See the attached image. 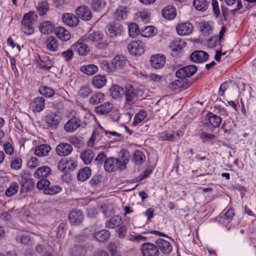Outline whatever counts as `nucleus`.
Masks as SVG:
<instances>
[{"mask_svg":"<svg viewBox=\"0 0 256 256\" xmlns=\"http://www.w3.org/2000/svg\"><path fill=\"white\" fill-rule=\"evenodd\" d=\"M140 33V30L136 23H132L128 26V34L131 38L136 37Z\"/></svg>","mask_w":256,"mask_h":256,"instance_id":"8fccbe9b","label":"nucleus"},{"mask_svg":"<svg viewBox=\"0 0 256 256\" xmlns=\"http://www.w3.org/2000/svg\"><path fill=\"white\" fill-rule=\"evenodd\" d=\"M142 34L144 37H150L156 33L155 28L152 26H149L145 28Z\"/></svg>","mask_w":256,"mask_h":256,"instance_id":"338daca9","label":"nucleus"},{"mask_svg":"<svg viewBox=\"0 0 256 256\" xmlns=\"http://www.w3.org/2000/svg\"><path fill=\"white\" fill-rule=\"evenodd\" d=\"M40 160L36 157H31L28 162V166L29 168H34L40 164Z\"/></svg>","mask_w":256,"mask_h":256,"instance_id":"69168bd1","label":"nucleus"},{"mask_svg":"<svg viewBox=\"0 0 256 256\" xmlns=\"http://www.w3.org/2000/svg\"><path fill=\"white\" fill-rule=\"evenodd\" d=\"M105 31L108 36L114 38L122 34L123 32V28L120 24L112 23L106 26Z\"/></svg>","mask_w":256,"mask_h":256,"instance_id":"423d86ee","label":"nucleus"},{"mask_svg":"<svg viewBox=\"0 0 256 256\" xmlns=\"http://www.w3.org/2000/svg\"><path fill=\"white\" fill-rule=\"evenodd\" d=\"M200 28L203 34L206 36H208L212 32V26L210 22H202Z\"/></svg>","mask_w":256,"mask_h":256,"instance_id":"5fc2aeb1","label":"nucleus"},{"mask_svg":"<svg viewBox=\"0 0 256 256\" xmlns=\"http://www.w3.org/2000/svg\"><path fill=\"white\" fill-rule=\"evenodd\" d=\"M46 48L52 52L58 50L59 42L56 38L54 36H49L46 41Z\"/></svg>","mask_w":256,"mask_h":256,"instance_id":"c85d7f7f","label":"nucleus"},{"mask_svg":"<svg viewBox=\"0 0 256 256\" xmlns=\"http://www.w3.org/2000/svg\"><path fill=\"white\" fill-rule=\"evenodd\" d=\"M51 150V147L48 144H40L35 148L34 154L38 156H46Z\"/></svg>","mask_w":256,"mask_h":256,"instance_id":"5701e85b","label":"nucleus"},{"mask_svg":"<svg viewBox=\"0 0 256 256\" xmlns=\"http://www.w3.org/2000/svg\"><path fill=\"white\" fill-rule=\"evenodd\" d=\"M38 91L41 95L44 96L47 98H51L55 94L52 88L47 86H42L40 88Z\"/></svg>","mask_w":256,"mask_h":256,"instance_id":"37998d69","label":"nucleus"},{"mask_svg":"<svg viewBox=\"0 0 256 256\" xmlns=\"http://www.w3.org/2000/svg\"><path fill=\"white\" fill-rule=\"evenodd\" d=\"M62 19V22L69 26H76L78 23V19L74 14L70 13L64 14Z\"/></svg>","mask_w":256,"mask_h":256,"instance_id":"f3484780","label":"nucleus"},{"mask_svg":"<svg viewBox=\"0 0 256 256\" xmlns=\"http://www.w3.org/2000/svg\"><path fill=\"white\" fill-rule=\"evenodd\" d=\"M234 215V210L232 208L228 209L223 216V220H221L222 216L218 217V220H221L222 223L229 222L232 219Z\"/></svg>","mask_w":256,"mask_h":256,"instance_id":"49530a36","label":"nucleus"},{"mask_svg":"<svg viewBox=\"0 0 256 256\" xmlns=\"http://www.w3.org/2000/svg\"><path fill=\"white\" fill-rule=\"evenodd\" d=\"M45 106V100L42 97L35 98L30 104L32 109L35 112H39L42 111Z\"/></svg>","mask_w":256,"mask_h":256,"instance_id":"6ab92c4d","label":"nucleus"},{"mask_svg":"<svg viewBox=\"0 0 256 256\" xmlns=\"http://www.w3.org/2000/svg\"><path fill=\"white\" fill-rule=\"evenodd\" d=\"M196 71L197 67L195 65H189L178 70L176 76L180 78H184L193 76Z\"/></svg>","mask_w":256,"mask_h":256,"instance_id":"20e7f679","label":"nucleus"},{"mask_svg":"<svg viewBox=\"0 0 256 256\" xmlns=\"http://www.w3.org/2000/svg\"><path fill=\"white\" fill-rule=\"evenodd\" d=\"M145 160L144 154L140 151L136 150L134 154V162L136 164H140L144 162Z\"/></svg>","mask_w":256,"mask_h":256,"instance_id":"603ef678","label":"nucleus"},{"mask_svg":"<svg viewBox=\"0 0 256 256\" xmlns=\"http://www.w3.org/2000/svg\"><path fill=\"white\" fill-rule=\"evenodd\" d=\"M40 32L44 34H51L54 30V25L50 21H44L39 26Z\"/></svg>","mask_w":256,"mask_h":256,"instance_id":"a878e982","label":"nucleus"},{"mask_svg":"<svg viewBox=\"0 0 256 256\" xmlns=\"http://www.w3.org/2000/svg\"><path fill=\"white\" fill-rule=\"evenodd\" d=\"M222 40L218 38V36H214L209 40L208 45L211 48L221 45Z\"/></svg>","mask_w":256,"mask_h":256,"instance_id":"e2e57ef3","label":"nucleus"},{"mask_svg":"<svg viewBox=\"0 0 256 256\" xmlns=\"http://www.w3.org/2000/svg\"><path fill=\"white\" fill-rule=\"evenodd\" d=\"M104 133L108 136L109 135L115 136L117 134L116 132H108L106 130H104L102 127L98 126L94 130L92 136L88 142V146H94L95 142H98L102 138Z\"/></svg>","mask_w":256,"mask_h":256,"instance_id":"f257e3e1","label":"nucleus"},{"mask_svg":"<svg viewBox=\"0 0 256 256\" xmlns=\"http://www.w3.org/2000/svg\"><path fill=\"white\" fill-rule=\"evenodd\" d=\"M76 14L84 20H88L92 17V14L89 8L86 6H82L78 8L76 10Z\"/></svg>","mask_w":256,"mask_h":256,"instance_id":"2eb2a0df","label":"nucleus"},{"mask_svg":"<svg viewBox=\"0 0 256 256\" xmlns=\"http://www.w3.org/2000/svg\"><path fill=\"white\" fill-rule=\"evenodd\" d=\"M72 150V146L66 142L59 144L56 148V154L61 156H64L69 155Z\"/></svg>","mask_w":256,"mask_h":256,"instance_id":"ddd939ff","label":"nucleus"},{"mask_svg":"<svg viewBox=\"0 0 256 256\" xmlns=\"http://www.w3.org/2000/svg\"><path fill=\"white\" fill-rule=\"evenodd\" d=\"M80 126V121L76 117L70 119L64 126L65 131L72 132L75 131Z\"/></svg>","mask_w":256,"mask_h":256,"instance_id":"dca6fc26","label":"nucleus"},{"mask_svg":"<svg viewBox=\"0 0 256 256\" xmlns=\"http://www.w3.org/2000/svg\"><path fill=\"white\" fill-rule=\"evenodd\" d=\"M150 64L155 69L162 68L166 64V56L162 54H156L151 56Z\"/></svg>","mask_w":256,"mask_h":256,"instance_id":"1a4fd4ad","label":"nucleus"},{"mask_svg":"<svg viewBox=\"0 0 256 256\" xmlns=\"http://www.w3.org/2000/svg\"><path fill=\"white\" fill-rule=\"evenodd\" d=\"M62 120L61 116L59 113L54 112H49L46 116L45 121L50 127L56 128Z\"/></svg>","mask_w":256,"mask_h":256,"instance_id":"0eeeda50","label":"nucleus"},{"mask_svg":"<svg viewBox=\"0 0 256 256\" xmlns=\"http://www.w3.org/2000/svg\"><path fill=\"white\" fill-rule=\"evenodd\" d=\"M129 12L127 7L120 6L114 12L113 16L114 19L117 20H122L126 18Z\"/></svg>","mask_w":256,"mask_h":256,"instance_id":"a211bd4d","label":"nucleus"},{"mask_svg":"<svg viewBox=\"0 0 256 256\" xmlns=\"http://www.w3.org/2000/svg\"><path fill=\"white\" fill-rule=\"evenodd\" d=\"M92 8L95 10H100L105 7L106 3L102 0H92Z\"/></svg>","mask_w":256,"mask_h":256,"instance_id":"13d9d810","label":"nucleus"},{"mask_svg":"<svg viewBox=\"0 0 256 256\" xmlns=\"http://www.w3.org/2000/svg\"><path fill=\"white\" fill-rule=\"evenodd\" d=\"M71 48L80 56H86L90 52L88 46L87 44L83 42L82 39H80L78 42L72 44Z\"/></svg>","mask_w":256,"mask_h":256,"instance_id":"6e6552de","label":"nucleus"},{"mask_svg":"<svg viewBox=\"0 0 256 256\" xmlns=\"http://www.w3.org/2000/svg\"><path fill=\"white\" fill-rule=\"evenodd\" d=\"M110 95L114 99L120 98L124 92L123 88L116 84L112 85L110 88Z\"/></svg>","mask_w":256,"mask_h":256,"instance_id":"4c0bfd02","label":"nucleus"},{"mask_svg":"<svg viewBox=\"0 0 256 256\" xmlns=\"http://www.w3.org/2000/svg\"><path fill=\"white\" fill-rule=\"evenodd\" d=\"M22 160L20 156H17L11 160L10 166L15 170H20L22 166Z\"/></svg>","mask_w":256,"mask_h":256,"instance_id":"de8ad7c7","label":"nucleus"},{"mask_svg":"<svg viewBox=\"0 0 256 256\" xmlns=\"http://www.w3.org/2000/svg\"><path fill=\"white\" fill-rule=\"evenodd\" d=\"M207 117L209 123L214 128H218L222 122V118L216 114L210 112Z\"/></svg>","mask_w":256,"mask_h":256,"instance_id":"473e14b6","label":"nucleus"},{"mask_svg":"<svg viewBox=\"0 0 256 256\" xmlns=\"http://www.w3.org/2000/svg\"><path fill=\"white\" fill-rule=\"evenodd\" d=\"M86 252V249L81 246H77L72 249V254L74 256H81Z\"/></svg>","mask_w":256,"mask_h":256,"instance_id":"4d7b16f0","label":"nucleus"},{"mask_svg":"<svg viewBox=\"0 0 256 256\" xmlns=\"http://www.w3.org/2000/svg\"><path fill=\"white\" fill-rule=\"evenodd\" d=\"M103 34L100 32H96L90 34L88 35H86L84 38L88 42V41H92L94 42H97L102 38Z\"/></svg>","mask_w":256,"mask_h":256,"instance_id":"ea45409f","label":"nucleus"},{"mask_svg":"<svg viewBox=\"0 0 256 256\" xmlns=\"http://www.w3.org/2000/svg\"><path fill=\"white\" fill-rule=\"evenodd\" d=\"M17 240L24 244H28L30 242V238L28 234H22L18 235Z\"/></svg>","mask_w":256,"mask_h":256,"instance_id":"0e129e2a","label":"nucleus"},{"mask_svg":"<svg viewBox=\"0 0 256 256\" xmlns=\"http://www.w3.org/2000/svg\"><path fill=\"white\" fill-rule=\"evenodd\" d=\"M19 189V186L16 182H12L5 192L6 196L10 197L15 194Z\"/></svg>","mask_w":256,"mask_h":256,"instance_id":"a18cd8bd","label":"nucleus"},{"mask_svg":"<svg viewBox=\"0 0 256 256\" xmlns=\"http://www.w3.org/2000/svg\"><path fill=\"white\" fill-rule=\"evenodd\" d=\"M38 16L34 12H28L23 16L21 21L22 24L32 25L36 20Z\"/></svg>","mask_w":256,"mask_h":256,"instance_id":"393cba45","label":"nucleus"},{"mask_svg":"<svg viewBox=\"0 0 256 256\" xmlns=\"http://www.w3.org/2000/svg\"><path fill=\"white\" fill-rule=\"evenodd\" d=\"M146 112L144 110H141L136 114L134 117L132 122L134 126H136L140 123L146 117Z\"/></svg>","mask_w":256,"mask_h":256,"instance_id":"6e6d98bb","label":"nucleus"},{"mask_svg":"<svg viewBox=\"0 0 256 256\" xmlns=\"http://www.w3.org/2000/svg\"><path fill=\"white\" fill-rule=\"evenodd\" d=\"M162 16L168 20H172L176 16V9L172 6H166L162 11Z\"/></svg>","mask_w":256,"mask_h":256,"instance_id":"c756f323","label":"nucleus"},{"mask_svg":"<svg viewBox=\"0 0 256 256\" xmlns=\"http://www.w3.org/2000/svg\"><path fill=\"white\" fill-rule=\"evenodd\" d=\"M190 84H188L186 80L182 79L174 80L169 84L168 87L172 90L185 89L188 88Z\"/></svg>","mask_w":256,"mask_h":256,"instance_id":"412c9836","label":"nucleus"},{"mask_svg":"<svg viewBox=\"0 0 256 256\" xmlns=\"http://www.w3.org/2000/svg\"><path fill=\"white\" fill-rule=\"evenodd\" d=\"M84 216L80 210L72 211L68 216V218L70 224L74 225L80 224L84 220Z\"/></svg>","mask_w":256,"mask_h":256,"instance_id":"4468645a","label":"nucleus"},{"mask_svg":"<svg viewBox=\"0 0 256 256\" xmlns=\"http://www.w3.org/2000/svg\"><path fill=\"white\" fill-rule=\"evenodd\" d=\"M128 49L132 55L140 56L144 52L145 45L140 40H134L128 44Z\"/></svg>","mask_w":256,"mask_h":256,"instance_id":"7ed1b4c3","label":"nucleus"},{"mask_svg":"<svg viewBox=\"0 0 256 256\" xmlns=\"http://www.w3.org/2000/svg\"><path fill=\"white\" fill-rule=\"evenodd\" d=\"M141 251L143 256H158L160 254L158 248L150 242L144 244Z\"/></svg>","mask_w":256,"mask_h":256,"instance_id":"39448f33","label":"nucleus"},{"mask_svg":"<svg viewBox=\"0 0 256 256\" xmlns=\"http://www.w3.org/2000/svg\"><path fill=\"white\" fill-rule=\"evenodd\" d=\"M50 182L48 180L43 178L38 182L36 187L40 190L45 191L46 190H47L48 186H50Z\"/></svg>","mask_w":256,"mask_h":256,"instance_id":"bf43d9fd","label":"nucleus"},{"mask_svg":"<svg viewBox=\"0 0 256 256\" xmlns=\"http://www.w3.org/2000/svg\"><path fill=\"white\" fill-rule=\"evenodd\" d=\"M91 175V170L88 167H86L80 170L77 174L78 180L84 182L87 180Z\"/></svg>","mask_w":256,"mask_h":256,"instance_id":"2f4dec72","label":"nucleus"},{"mask_svg":"<svg viewBox=\"0 0 256 256\" xmlns=\"http://www.w3.org/2000/svg\"><path fill=\"white\" fill-rule=\"evenodd\" d=\"M108 250L111 256H120V254L118 251L117 246L115 243H110L108 246Z\"/></svg>","mask_w":256,"mask_h":256,"instance_id":"052dcab7","label":"nucleus"},{"mask_svg":"<svg viewBox=\"0 0 256 256\" xmlns=\"http://www.w3.org/2000/svg\"><path fill=\"white\" fill-rule=\"evenodd\" d=\"M68 172L74 170L77 166V162L74 158H69L64 159Z\"/></svg>","mask_w":256,"mask_h":256,"instance_id":"3c124183","label":"nucleus"},{"mask_svg":"<svg viewBox=\"0 0 256 256\" xmlns=\"http://www.w3.org/2000/svg\"><path fill=\"white\" fill-rule=\"evenodd\" d=\"M122 222L121 217L118 216H114L108 221L106 226L109 228H114L119 226Z\"/></svg>","mask_w":256,"mask_h":256,"instance_id":"e433bc0d","label":"nucleus"},{"mask_svg":"<svg viewBox=\"0 0 256 256\" xmlns=\"http://www.w3.org/2000/svg\"><path fill=\"white\" fill-rule=\"evenodd\" d=\"M94 156V153L90 150H86L80 154V158L86 164H90Z\"/></svg>","mask_w":256,"mask_h":256,"instance_id":"c9c22d12","label":"nucleus"},{"mask_svg":"<svg viewBox=\"0 0 256 256\" xmlns=\"http://www.w3.org/2000/svg\"><path fill=\"white\" fill-rule=\"evenodd\" d=\"M80 70L88 75H92L98 71V68L96 65L90 64L82 66L80 68Z\"/></svg>","mask_w":256,"mask_h":256,"instance_id":"72a5a7b5","label":"nucleus"},{"mask_svg":"<svg viewBox=\"0 0 256 256\" xmlns=\"http://www.w3.org/2000/svg\"><path fill=\"white\" fill-rule=\"evenodd\" d=\"M60 58H62L65 62L70 61L74 56V50L71 47L58 54Z\"/></svg>","mask_w":256,"mask_h":256,"instance_id":"c03bdc74","label":"nucleus"},{"mask_svg":"<svg viewBox=\"0 0 256 256\" xmlns=\"http://www.w3.org/2000/svg\"><path fill=\"white\" fill-rule=\"evenodd\" d=\"M92 92V90L88 86H83L80 88L78 94L83 98H87Z\"/></svg>","mask_w":256,"mask_h":256,"instance_id":"680f3d73","label":"nucleus"},{"mask_svg":"<svg viewBox=\"0 0 256 256\" xmlns=\"http://www.w3.org/2000/svg\"><path fill=\"white\" fill-rule=\"evenodd\" d=\"M124 94L126 99L125 106L127 109H129L134 104L135 100L138 98V95L135 88L131 84L126 86Z\"/></svg>","mask_w":256,"mask_h":256,"instance_id":"f03ea898","label":"nucleus"},{"mask_svg":"<svg viewBox=\"0 0 256 256\" xmlns=\"http://www.w3.org/2000/svg\"><path fill=\"white\" fill-rule=\"evenodd\" d=\"M170 46L172 51L178 52L182 49L181 42L174 40L170 43Z\"/></svg>","mask_w":256,"mask_h":256,"instance_id":"774afa93","label":"nucleus"},{"mask_svg":"<svg viewBox=\"0 0 256 256\" xmlns=\"http://www.w3.org/2000/svg\"><path fill=\"white\" fill-rule=\"evenodd\" d=\"M126 62L123 57L120 56H116L112 61V65L114 70L121 68L125 64Z\"/></svg>","mask_w":256,"mask_h":256,"instance_id":"79ce46f5","label":"nucleus"},{"mask_svg":"<svg viewBox=\"0 0 256 256\" xmlns=\"http://www.w3.org/2000/svg\"><path fill=\"white\" fill-rule=\"evenodd\" d=\"M62 190V188L58 185L48 186L47 190L44 191V194L48 195H54L60 192Z\"/></svg>","mask_w":256,"mask_h":256,"instance_id":"09e8293b","label":"nucleus"},{"mask_svg":"<svg viewBox=\"0 0 256 256\" xmlns=\"http://www.w3.org/2000/svg\"><path fill=\"white\" fill-rule=\"evenodd\" d=\"M209 2L206 0H194L193 5L199 11L206 10L208 6Z\"/></svg>","mask_w":256,"mask_h":256,"instance_id":"58836bf2","label":"nucleus"},{"mask_svg":"<svg viewBox=\"0 0 256 256\" xmlns=\"http://www.w3.org/2000/svg\"><path fill=\"white\" fill-rule=\"evenodd\" d=\"M105 99V95L100 92H97L94 94L89 98V103L91 104L96 105L102 102Z\"/></svg>","mask_w":256,"mask_h":256,"instance_id":"7c9ffc66","label":"nucleus"},{"mask_svg":"<svg viewBox=\"0 0 256 256\" xmlns=\"http://www.w3.org/2000/svg\"><path fill=\"white\" fill-rule=\"evenodd\" d=\"M105 170L108 172H115L120 170V160L114 158H109L106 160L104 164Z\"/></svg>","mask_w":256,"mask_h":256,"instance_id":"9d476101","label":"nucleus"},{"mask_svg":"<svg viewBox=\"0 0 256 256\" xmlns=\"http://www.w3.org/2000/svg\"><path fill=\"white\" fill-rule=\"evenodd\" d=\"M176 30L178 35L186 36L190 34L194 30L193 26L190 22H182L176 26Z\"/></svg>","mask_w":256,"mask_h":256,"instance_id":"9b49d317","label":"nucleus"},{"mask_svg":"<svg viewBox=\"0 0 256 256\" xmlns=\"http://www.w3.org/2000/svg\"><path fill=\"white\" fill-rule=\"evenodd\" d=\"M107 80L104 75H96L92 80V84L96 88L100 89L103 88L106 83Z\"/></svg>","mask_w":256,"mask_h":256,"instance_id":"4be33fe9","label":"nucleus"},{"mask_svg":"<svg viewBox=\"0 0 256 256\" xmlns=\"http://www.w3.org/2000/svg\"><path fill=\"white\" fill-rule=\"evenodd\" d=\"M110 232L108 230H104L98 232L94 234V236L99 242H104L110 238Z\"/></svg>","mask_w":256,"mask_h":256,"instance_id":"a19ab883","label":"nucleus"},{"mask_svg":"<svg viewBox=\"0 0 256 256\" xmlns=\"http://www.w3.org/2000/svg\"><path fill=\"white\" fill-rule=\"evenodd\" d=\"M208 54L203 50H196L190 56V60L196 63H201L206 62L208 58Z\"/></svg>","mask_w":256,"mask_h":256,"instance_id":"f8f14e48","label":"nucleus"},{"mask_svg":"<svg viewBox=\"0 0 256 256\" xmlns=\"http://www.w3.org/2000/svg\"><path fill=\"white\" fill-rule=\"evenodd\" d=\"M36 8L39 15L42 16L46 14L49 10L50 6L46 1L42 0L38 2Z\"/></svg>","mask_w":256,"mask_h":256,"instance_id":"f704fd0d","label":"nucleus"},{"mask_svg":"<svg viewBox=\"0 0 256 256\" xmlns=\"http://www.w3.org/2000/svg\"><path fill=\"white\" fill-rule=\"evenodd\" d=\"M57 37L62 41H68L70 40L71 36L70 32L63 27L59 26L56 30Z\"/></svg>","mask_w":256,"mask_h":256,"instance_id":"cd10ccee","label":"nucleus"},{"mask_svg":"<svg viewBox=\"0 0 256 256\" xmlns=\"http://www.w3.org/2000/svg\"><path fill=\"white\" fill-rule=\"evenodd\" d=\"M160 137L164 140H174V132L172 130H166L161 133Z\"/></svg>","mask_w":256,"mask_h":256,"instance_id":"864d4df0","label":"nucleus"},{"mask_svg":"<svg viewBox=\"0 0 256 256\" xmlns=\"http://www.w3.org/2000/svg\"><path fill=\"white\" fill-rule=\"evenodd\" d=\"M113 108V104L110 102H106L104 104L96 106L95 111L100 114H105L109 113Z\"/></svg>","mask_w":256,"mask_h":256,"instance_id":"bb28decb","label":"nucleus"},{"mask_svg":"<svg viewBox=\"0 0 256 256\" xmlns=\"http://www.w3.org/2000/svg\"><path fill=\"white\" fill-rule=\"evenodd\" d=\"M156 244L158 248H159L164 254H169L172 250V246L170 244L164 239L159 238L157 240Z\"/></svg>","mask_w":256,"mask_h":256,"instance_id":"aec40b11","label":"nucleus"},{"mask_svg":"<svg viewBox=\"0 0 256 256\" xmlns=\"http://www.w3.org/2000/svg\"><path fill=\"white\" fill-rule=\"evenodd\" d=\"M51 168L48 166H43L38 168L34 172V176L35 178H46L50 174Z\"/></svg>","mask_w":256,"mask_h":256,"instance_id":"b1692460","label":"nucleus"}]
</instances>
